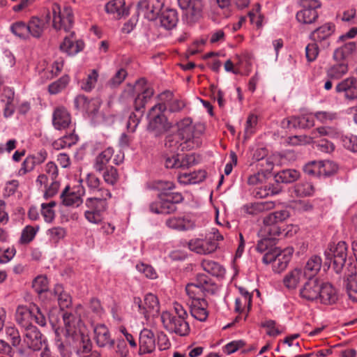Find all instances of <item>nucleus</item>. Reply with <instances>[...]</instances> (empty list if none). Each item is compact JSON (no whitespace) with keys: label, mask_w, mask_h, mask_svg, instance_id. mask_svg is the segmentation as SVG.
<instances>
[{"label":"nucleus","mask_w":357,"mask_h":357,"mask_svg":"<svg viewBox=\"0 0 357 357\" xmlns=\"http://www.w3.org/2000/svg\"><path fill=\"white\" fill-rule=\"evenodd\" d=\"M99 75L97 70H92L86 78L80 82L81 89L86 92L93 89L97 84Z\"/></svg>","instance_id":"nucleus-45"},{"label":"nucleus","mask_w":357,"mask_h":357,"mask_svg":"<svg viewBox=\"0 0 357 357\" xmlns=\"http://www.w3.org/2000/svg\"><path fill=\"white\" fill-rule=\"evenodd\" d=\"M107 199L87 198L85 202L86 207L84 213L85 219L91 224L101 225L105 213L107 208Z\"/></svg>","instance_id":"nucleus-7"},{"label":"nucleus","mask_w":357,"mask_h":357,"mask_svg":"<svg viewBox=\"0 0 357 357\" xmlns=\"http://www.w3.org/2000/svg\"><path fill=\"white\" fill-rule=\"evenodd\" d=\"M148 120V132L159 137L178 125V110L167 109L165 103H158L150 109Z\"/></svg>","instance_id":"nucleus-2"},{"label":"nucleus","mask_w":357,"mask_h":357,"mask_svg":"<svg viewBox=\"0 0 357 357\" xmlns=\"http://www.w3.org/2000/svg\"><path fill=\"white\" fill-rule=\"evenodd\" d=\"M84 47V43L82 40H77L73 33L66 36L60 45V50L68 56H75Z\"/></svg>","instance_id":"nucleus-23"},{"label":"nucleus","mask_w":357,"mask_h":357,"mask_svg":"<svg viewBox=\"0 0 357 357\" xmlns=\"http://www.w3.org/2000/svg\"><path fill=\"white\" fill-rule=\"evenodd\" d=\"M321 284L317 278H308L299 290L300 296L307 301L318 302Z\"/></svg>","instance_id":"nucleus-19"},{"label":"nucleus","mask_w":357,"mask_h":357,"mask_svg":"<svg viewBox=\"0 0 357 357\" xmlns=\"http://www.w3.org/2000/svg\"><path fill=\"white\" fill-rule=\"evenodd\" d=\"M207 302L204 298L192 301L190 313L192 317L199 321H204L208 317Z\"/></svg>","instance_id":"nucleus-30"},{"label":"nucleus","mask_w":357,"mask_h":357,"mask_svg":"<svg viewBox=\"0 0 357 357\" xmlns=\"http://www.w3.org/2000/svg\"><path fill=\"white\" fill-rule=\"evenodd\" d=\"M15 319L24 329L33 325V312L26 306H18L16 310Z\"/></svg>","instance_id":"nucleus-31"},{"label":"nucleus","mask_w":357,"mask_h":357,"mask_svg":"<svg viewBox=\"0 0 357 357\" xmlns=\"http://www.w3.org/2000/svg\"><path fill=\"white\" fill-rule=\"evenodd\" d=\"M319 292L320 296H318V302L322 304L332 305L338 299L337 290L328 282L321 284Z\"/></svg>","instance_id":"nucleus-25"},{"label":"nucleus","mask_w":357,"mask_h":357,"mask_svg":"<svg viewBox=\"0 0 357 357\" xmlns=\"http://www.w3.org/2000/svg\"><path fill=\"white\" fill-rule=\"evenodd\" d=\"M312 140L314 138L321 136H328L331 137H336L338 133L331 127H320L312 132Z\"/></svg>","instance_id":"nucleus-58"},{"label":"nucleus","mask_w":357,"mask_h":357,"mask_svg":"<svg viewBox=\"0 0 357 357\" xmlns=\"http://www.w3.org/2000/svg\"><path fill=\"white\" fill-rule=\"evenodd\" d=\"M273 203L259 202L245 205L243 206V209L245 212H246L247 213L250 215H255L266 209L271 208L273 207Z\"/></svg>","instance_id":"nucleus-51"},{"label":"nucleus","mask_w":357,"mask_h":357,"mask_svg":"<svg viewBox=\"0 0 357 357\" xmlns=\"http://www.w3.org/2000/svg\"><path fill=\"white\" fill-rule=\"evenodd\" d=\"M55 345L61 357H73V352L70 350V346L64 344L63 342L59 338V328L55 329Z\"/></svg>","instance_id":"nucleus-55"},{"label":"nucleus","mask_w":357,"mask_h":357,"mask_svg":"<svg viewBox=\"0 0 357 357\" xmlns=\"http://www.w3.org/2000/svg\"><path fill=\"white\" fill-rule=\"evenodd\" d=\"M66 234L65 229L61 227H52L47 231V235L49 236L50 239L54 242H59L60 240L63 239Z\"/></svg>","instance_id":"nucleus-61"},{"label":"nucleus","mask_w":357,"mask_h":357,"mask_svg":"<svg viewBox=\"0 0 357 357\" xmlns=\"http://www.w3.org/2000/svg\"><path fill=\"white\" fill-rule=\"evenodd\" d=\"M38 227H33L32 226L25 227L21 234L20 241L21 243L26 244L30 243L35 238Z\"/></svg>","instance_id":"nucleus-57"},{"label":"nucleus","mask_w":357,"mask_h":357,"mask_svg":"<svg viewBox=\"0 0 357 357\" xmlns=\"http://www.w3.org/2000/svg\"><path fill=\"white\" fill-rule=\"evenodd\" d=\"M165 0L140 1L137 6V15H142L149 20H154L159 15L164 6Z\"/></svg>","instance_id":"nucleus-14"},{"label":"nucleus","mask_w":357,"mask_h":357,"mask_svg":"<svg viewBox=\"0 0 357 357\" xmlns=\"http://www.w3.org/2000/svg\"><path fill=\"white\" fill-rule=\"evenodd\" d=\"M56 203L51 201L49 203H43L41 204V214L46 222H52L55 218V211L54 208Z\"/></svg>","instance_id":"nucleus-50"},{"label":"nucleus","mask_w":357,"mask_h":357,"mask_svg":"<svg viewBox=\"0 0 357 357\" xmlns=\"http://www.w3.org/2000/svg\"><path fill=\"white\" fill-rule=\"evenodd\" d=\"M85 190L84 187L79 184L72 190L69 186H66L61 194V199L64 205L68 206H78L82 202V196Z\"/></svg>","instance_id":"nucleus-18"},{"label":"nucleus","mask_w":357,"mask_h":357,"mask_svg":"<svg viewBox=\"0 0 357 357\" xmlns=\"http://www.w3.org/2000/svg\"><path fill=\"white\" fill-rule=\"evenodd\" d=\"M27 25L29 36H31L36 38H40L47 27L46 22L38 17H32L27 23Z\"/></svg>","instance_id":"nucleus-32"},{"label":"nucleus","mask_w":357,"mask_h":357,"mask_svg":"<svg viewBox=\"0 0 357 357\" xmlns=\"http://www.w3.org/2000/svg\"><path fill=\"white\" fill-rule=\"evenodd\" d=\"M201 266L204 271L215 277H222L225 275V268L218 263L204 259L201 261Z\"/></svg>","instance_id":"nucleus-39"},{"label":"nucleus","mask_w":357,"mask_h":357,"mask_svg":"<svg viewBox=\"0 0 357 357\" xmlns=\"http://www.w3.org/2000/svg\"><path fill=\"white\" fill-rule=\"evenodd\" d=\"M24 342L33 350H40L43 346L42 334L36 326H31L24 329Z\"/></svg>","instance_id":"nucleus-22"},{"label":"nucleus","mask_w":357,"mask_h":357,"mask_svg":"<svg viewBox=\"0 0 357 357\" xmlns=\"http://www.w3.org/2000/svg\"><path fill=\"white\" fill-rule=\"evenodd\" d=\"M335 91L338 93H344V98L349 100L357 98V79L354 77H349L340 82L335 86Z\"/></svg>","instance_id":"nucleus-21"},{"label":"nucleus","mask_w":357,"mask_h":357,"mask_svg":"<svg viewBox=\"0 0 357 357\" xmlns=\"http://www.w3.org/2000/svg\"><path fill=\"white\" fill-rule=\"evenodd\" d=\"M162 322L165 328L170 333H177L178 331V319L169 312H163L161 315Z\"/></svg>","instance_id":"nucleus-42"},{"label":"nucleus","mask_w":357,"mask_h":357,"mask_svg":"<svg viewBox=\"0 0 357 357\" xmlns=\"http://www.w3.org/2000/svg\"><path fill=\"white\" fill-rule=\"evenodd\" d=\"M102 176L105 182L110 185H114L119 179V174L117 169L113 166H109L105 169L102 170Z\"/></svg>","instance_id":"nucleus-52"},{"label":"nucleus","mask_w":357,"mask_h":357,"mask_svg":"<svg viewBox=\"0 0 357 357\" xmlns=\"http://www.w3.org/2000/svg\"><path fill=\"white\" fill-rule=\"evenodd\" d=\"M82 316L85 314L82 305H77L70 312H66L62 314L66 339V342L63 343L69 345L71 351L77 357H84L92 351V343L85 332L82 321Z\"/></svg>","instance_id":"nucleus-1"},{"label":"nucleus","mask_w":357,"mask_h":357,"mask_svg":"<svg viewBox=\"0 0 357 357\" xmlns=\"http://www.w3.org/2000/svg\"><path fill=\"white\" fill-rule=\"evenodd\" d=\"M356 45L354 42H349L343 46L337 48L333 52V59L337 61H342L349 57L356 50Z\"/></svg>","instance_id":"nucleus-40"},{"label":"nucleus","mask_w":357,"mask_h":357,"mask_svg":"<svg viewBox=\"0 0 357 357\" xmlns=\"http://www.w3.org/2000/svg\"><path fill=\"white\" fill-rule=\"evenodd\" d=\"M348 245L344 241H339L337 244L330 245L325 251L327 259L332 260L333 269L337 273H341L347 257Z\"/></svg>","instance_id":"nucleus-10"},{"label":"nucleus","mask_w":357,"mask_h":357,"mask_svg":"<svg viewBox=\"0 0 357 357\" xmlns=\"http://www.w3.org/2000/svg\"><path fill=\"white\" fill-rule=\"evenodd\" d=\"M86 183L89 192L92 195L89 198L109 199L112 197L110 191L102 185L100 180L96 175L88 174Z\"/></svg>","instance_id":"nucleus-15"},{"label":"nucleus","mask_w":357,"mask_h":357,"mask_svg":"<svg viewBox=\"0 0 357 357\" xmlns=\"http://www.w3.org/2000/svg\"><path fill=\"white\" fill-rule=\"evenodd\" d=\"M114 154V150L112 147H108L102 151L95 159L93 169L96 172L100 173L102 170L109 167L108 162Z\"/></svg>","instance_id":"nucleus-34"},{"label":"nucleus","mask_w":357,"mask_h":357,"mask_svg":"<svg viewBox=\"0 0 357 357\" xmlns=\"http://www.w3.org/2000/svg\"><path fill=\"white\" fill-rule=\"evenodd\" d=\"M257 124V116L255 114H250L247 119L245 128V137H250L255 130Z\"/></svg>","instance_id":"nucleus-62"},{"label":"nucleus","mask_w":357,"mask_h":357,"mask_svg":"<svg viewBox=\"0 0 357 357\" xmlns=\"http://www.w3.org/2000/svg\"><path fill=\"white\" fill-rule=\"evenodd\" d=\"M160 20L161 25L166 29H172L176 27L178 22L176 10L174 9H167L162 11Z\"/></svg>","instance_id":"nucleus-36"},{"label":"nucleus","mask_w":357,"mask_h":357,"mask_svg":"<svg viewBox=\"0 0 357 357\" xmlns=\"http://www.w3.org/2000/svg\"><path fill=\"white\" fill-rule=\"evenodd\" d=\"M303 9L296 14V19L303 24H312L318 18L317 9L321 4L317 0H301Z\"/></svg>","instance_id":"nucleus-13"},{"label":"nucleus","mask_w":357,"mask_h":357,"mask_svg":"<svg viewBox=\"0 0 357 357\" xmlns=\"http://www.w3.org/2000/svg\"><path fill=\"white\" fill-rule=\"evenodd\" d=\"M205 130L202 123L192 124L190 118L180 122V148L181 151L193 149L199 144V137Z\"/></svg>","instance_id":"nucleus-4"},{"label":"nucleus","mask_w":357,"mask_h":357,"mask_svg":"<svg viewBox=\"0 0 357 357\" xmlns=\"http://www.w3.org/2000/svg\"><path fill=\"white\" fill-rule=\"evenodd\" d=\"M314 117L322 123H328L336 119L337 115L335 112H317Z\"/></svg>","instance_id":"nucleus-64"},{"label":"nucleus","mask_w":357,"mask_h":357,"mask_svg":"<svg viewBox=\"0 0 357 357\" xmlns=\"http://www.w3.org/2000/svg\"><path fill=\"white\" fill-rule=\"evenodd\" d=\"M139 350L142 353H151L155 348V339L151 330L144 328L139 337Z\"/></svg>","instance_id":"nucleus-28"},{"label":"nucleus","mask_w":357,"mask_h":357,"mask_svg":"<svg viewBox=\"0 0 357 357\" xmlns=\"http://www.w3.org/2000/svg\"><path fill=\"white\" fill-rule=\"evenodd\" d=\"M319 52V44L315 42L308 44L305 47V56L309 62L314 61L317 58Z\"/></svg>","instance_id":"nucleus-63"},{"label":"nucleus","mask_w":357,"mask_h":357,"mask_svg":"<svg viewBox=\"0 0 357 357\" xmlns=\"http://www.w3.org/2000/svg\"><path fill=\"white\" fill-rule=\"evenodd\" d=\"M216 291L217 286L213 280L204 274H199L195 282L188 284L185 287L186 294L192 301L202 298V296L213 294Z\"/></svg>","instance_id":"nucleus-5"},{"label":"nucleus","mask_w":357,"mask_h":357,"mask_svg":"<svg viewBox=\"0 0 357 357\" xmlns=\"http://www.w3.org/2000/svg\"><path fill=\"white\" fill-rule=\"evenodd\" d=\"M134 91L137 93V96L135 100V106L136 110L139 111L145 106L148 100L152 97L153 90L144 79H140L136 82Z\"/></svg>","instance_id":"nucleus-16"},{"label":"nucleus","mask_w":357,"mask_h":357,"mask_svg":"<svg viewBox=\"0 0 357 357\" xmlns=\"http://www.w3.org/2000/svg\"><path fill=\"white\" fill-rule=\"evenodd\" d=\"M348 72V65L344 61H341L331 66L326 70V75L331 79H340Z\"/></svg>","instance_id":"nucleus-38"},{"label":"nucleus","mask_w":357,"mask_h":357,"mask_svg":"<svg viewBox=\"0 0 357 357\" xmlns=\"http://www.w3.org/2000/svg\"><path fill=\"white\" fill-rule=\"evenodd\" d=\"M10 31L15 36L20 38L26 39L29 37L28 25L23 21H17L13 23L10 26Z\"/></svg>","instance_id":"nucleus-49"},{"label":"nucleus","mask_w":357,"mask_h":357,"mask_svg":"<svg viewBox=\"0 0 357 357\" xmlns=\"http://www.w3.org/2000/svg\"><path fill=\"white\" fill-rule=\"evenodd\" d=\"M341 141L345 149L354 153L357 152V136L354 135H344L342 137Z\"/></svg>","instance_id":"nucleus-59"},{"label":"nucleus","mask_w":357,"mask_h":357,"mask_svg":"<svg viewBox=\"0 0 357 357\" xmlns=\"http://www.w3.org/2000/svg\"><path fill=\"white\" fill-rule=\"evenodd\" d=\"M322 260L320 257L314 255L307 261L303 270L307 278H314L321 267Z\"/></svg>","instance_id":"nucleus-41"},{"label":"nucleus","mask_w":357,"mask_h":357,"mask_svg":"<svg viewBox=\"0 0 357 357\" xmlns=\"http://www.w3.org/2000/svg\"><path fill=\"white\" fill-rule=\"evenodd\" d=\"M314 187L309 182H301L295 185L294 192L297 196L305 197L312 195Z\"/></svg>","instance_id":"nucleus-56"},{"label":"nucleus","mask_w":357,"mask_h":357,"mask_svg":"<svg viewBox=\"0 0 357 357\" xmlns=\"http://www.w3.org/2000/svg\"><path fill=\"white\" fill-rule=\"evenodd\" d=\"M289 216V212L282 210L269 213L263 220V227L260 231L261 236H278L283 227V222Z\"/></svg>","instance_id":"nucleus-6"},{"label":"nucleus","mask_w":357,"mask_h":357,"mask_svg":"<svg viewBox=\"0 0 357 357\" xmlns=\"http://www.w3.org/2000/svg\"><path fill=\"white\" fill-rule=\"evenodd\" d=\"M69 81V77L68 75H63L58 80L49 85L48 91L50 94H57L66 87Z\"/></svg>","instance_id":"nucleus-53"},{"label":"nucleus","mask_w":357,"mask_h":357,"mask_svg":"<svg viewBox=\"0 0 357 357\" xmlns=\"http://www.w3.org/2000/svg\"><path fill=\"white\" fill-rule=\"evenodd\" d=\"M144 305L139 297L134 298V304L137 305L138 311L148 319L150 317L158 316L160 312V303L158 297L151 294H147L144 296Z\"/></svg>","instance_id":"nucleus-12"},{"label":"nucleus","mask_w":357,"mask_h":357,"mask_svg":"<svg viewBox=\"0 0 357 357\" xmlns=\"http://www.w3.org/2000/svg\"><path fill=\"white\" fill-rule=\"evenodd\" d=\"M206 177V172L202 170L187 174L180 172V183L185 184L197 183L202 181Z\"/></svg>","instance_id":"nucleus-43"},{"label":"nucleus","mask_w":357,"mask_h":357,"mask_svg":"<svg viewBox=\"0 0 357 357\" xmlns=\"http://www.w3.org/2000/svg\"><path fill=\"white\" fill-rule=\"evenodd\" d=\"M90 312L93 313L91 317L89 314L86 315L92 322L96 319H102L105 315V310L101 306L100 302L96 298L91 299L89 304Z\"/></svg>","instance_id":"nucleus-48"},{"label":"nucleus","mask_w":357,"mask_h":357,"mask_svg":"<svg viewBox=\"0 0 357 357\" xmlns=\"http://www.w3.org/2000/svg\"><path fill=\"white\" fill-rule=\"evenodd\" d=\"M54 294L57 298L58 303L60 307L63 310L68 307L71 305L70 296L63 291V287L60 284H57L54 287Z\"/></svg>","instance_id":"nucleus-44"},{"label":"nucleus","mask_w":357,"mask_h":357,"mask_svg":"<svg viewBox=\"0 0 357 357\" xmlns=\"http://www.w3.org/2000/svg\"><path fill=\"white\" fill-rule=\"evenodd\" d=\"M335 29L334 24L326 23L314 30L310 34V38L314 42L319 44L321 48H327L330 45L329 39Z\"/></svg>","instance_id":"nucleus-17"},{"label":"nucleus","mask_w":357,"mask_h":357,"mask_svg":"<svg viewBox=\"0 0 357 357\" xmlns=\"http://www.w3.org/2000/svg\"><path fill=\"white\" fill-rule=\"evenodd\" d=\"M52 26L56 30L68 31L74 23L73 10L69 6L61 8L54 3L52 6Z\"/></svg>","instance_id":"nucleus-9"},{"label":"nucleus","mask_w":357,"mask_h":357,"mask_svg":"<svg viewBox=\"0 0 357 357\" xmlns=\"http://www.w3.org/2000/svg\"><path fill=\"white\" fill-rule=\"evenodd\" d=\"M300 176V173L296 169H287L280 172L276 176V181L282 183H289L296 181Z\"/></svg>","instance_id":"nucleus-47"},{"label":"nucleus","mask_w":357,"mask_h":357,"mask_svg":"<svg viewBox=\"0 0 357 357\" xmlns=\"http://www.w3.org/2000/svg\"><path fill=\"white\" fill-rule=\"evenodd\" d=\"M136 269L149 279L154 280L158 278V274L154 268L149 264L144 263L138 264L136 265Z\"/></svg>","instance_id":"nucleus-60"},{"label":"nucleus","mask_w":357,"mask_h":357,"mask_svg":"<svg viewBox=\"0 0 357 357\" xmlns=\"http://www.w3.org/2000/svg\"><path fill=\"white\" fill-rule=\"evenodd\" d=\"M175 188V185L170 181H159L156 182L155 188L160 192L158 194L159 201L150 204L151 211L155 213H171L176 211L178 202V194L170 192V190Z\"/></svg>","instance_id":"nucleus-3"},{"label":"nucleus","mask_w":357,"mask_h":357,"mask_svg":"<svg viewBox=\"0 0 357 357\" xmlns=\"http://www.w3.org/2000/svg\"><path fill=\"white\" fill-rule=\"evenodd\" d=\"M165 139V151L169 153H178V125L166 132Z\"/></svg>","instance_id":"nucleus-35"},{"label":"nucleus","mask_w":357,"mask_h":357,"mask_svg":"<svg viewBox=\"0 0 357 357\" xmlns=\"http://www.w3.org/2000/svg\"><path fill=\"white\" fill-rule=\"evenodd\" d=\"M291 255V249L281 250L278 248V250H273V252L264 254L262 261L265 264H272L273 271L280 273L287 268Z\"/></svg>","instance_id":"nucleus-11"},{"label":"nucleus","mask_w":357,"mask_h":357,"mask_svg":"<svg viewBox=\"0 0 357 357\" xmlns=\"http://www.w3.org/2000/svg\"><path fill=\"white\" fill-rule=\"evenodd\" d=\"M95 340L100 347H112L114 340L111 337L109 331L105 324H98L94 328Z\"/></svg>","instance_id":"nucleus-27"},{"label":"nucleus","mask_w":357,"mask_h":357,"mask_svg":"<svg viewBox=\"0 0 357 357\" xmlns=\"http://www.w3.org/2000/svg\"><path fill=\"white\" fill-rule=\"evenodd\" d=\"M319 176H330L337 170V165L331 160L318 161Z\"/></svg>","instance_id":"nucleus-46"},{"label":"nucleus","mask_w":357,"mask_h":357,"mask_svg":"<svg viewBox=\"0 0 357 357\" xmlns=\"http://www.w3.org/2000/svg\"><path fill=\"white\" fill-rule=\"evenodd\" d=\"M105 11L109 14L114 15L120 18L128 15V10L126 7L124 0H111L105 5Z\"/></svg>","instance_id":"nucleus-33"},{"label":"nucleus","mask_w":357,"mask_h":357,"mask_svg":"<svg viewBox=\"0 0 357 357\" xmlns=\"http://www.w3.org/2000/svg\"><path fill=\"white\" fill-rule=\"evenodd\" d=\"M71 123V117L68 110L63 107H59L54 111L52 123L55 129L67 128Z\"/></svg>","instance_id":"nucleus-26"},{"label":"nucleus","mask_w":357,"mask_h":357,"mask_svg":"<svg viewBox=\"0 0 357 357\" xmlns=\"http://www.w3.org/2000/svg\"><path fill=\"white\" fill-rule=\"evenodd\" d=\"M189 249L199 255H208L213 253L218 248V243L212 241L211 237L205 240L195 239L186 243Z\"/></svg>","instance_id":"nucleus-20"},{"label":"nucleus","mask_w":357,"mask_h":357,"mask_svg":"<svg viewBox=\"0 0 357 357\" xmlns=\"http://www.w3.org/2000/svg\"><path fill=\"white\" fill-rule=\"evenodd\" d=\"M264 238L258 241L256 250L260 253H269L273 252V250H278L279 248L276 247V236H263Z\"/></svg>","instance_id":"nucleus-37"},{"label":"nucleus","mask_w":357,"mask_h":357,"mask_svg":"<svg viewBox=\"0 0 357 357\" xmlns=\"http://www.w3.org/2000/svg\"><path fill=\"white\" fill-rule=\"evenodd\" d=\"M32 287L38 294L47 291L49 289L47 278L45 275L37 276L33 281Z\"/></svg>","instance_id":"nucleus-54"},{"label":"nucleus","mask_w":357,"mask_h":357,"mask_svg":"<svg viewBox=\"0 0 357 357\" xmlns=\"http://www.w3.org/2000/svg\"><path fill=\"white\" fill-rule=\"evenodd\" d=\"M180 9L183 22L192 25L202 17L204 3L202 0H180Z\"/></svg>","instance_id":"nucleus-8"},{"label":"nucleus","mask_w":357,"mask_h":357,"mask_svg":"<svg viewBox=\"0 0 357 357\" xmlns=\"http://www.w3.org/2000/svg\"><path fill=\"white\" fill-rule=\"evenodd\" d=\"M282 126L287 128H309L314 126V119L307 115L291 116L284 119Z\"/></svg>","instance_id":"nucleus-24"},{"label":"nucleus","mask_w":357,"mask_h":357,"mask_svg":"<svg viewBox=\"0 0 357 357\" xmlns=\"http://www.w3.org/2000/svg\"><path fill=\"white\" fill-rule=\"evenodd\" d=\"M305 278H307V276L304 271L301 268H296L288 272L284 277V286L289 290H294Z\"/></svg>","instance_id":"nucleus-29"}]
</instances>
